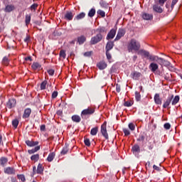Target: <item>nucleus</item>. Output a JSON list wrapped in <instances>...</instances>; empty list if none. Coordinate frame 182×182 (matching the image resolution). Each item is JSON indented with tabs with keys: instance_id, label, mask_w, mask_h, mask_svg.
<instances>
[{
	"instance_id": "nucleus-1",
	"label": "nucleus",
	"mask_w": 182,
	"mask_h": 182,
	"mask_svg": "<svg viewBox=\"0 0 182 182\" xmlns=\"http://www.w3.org/2000/svg\"><path fill=\"white\" fill-rule=\"evenodd\" d=\"M128 52H137L140 49V43L135 39H132L127 46Z\"/></svg>"
},
{
	"instance_id": "nucleus-2",
	"label": "nucleus",
	"mask_w": 182,
	"mask_h": 182,
	"mask_svg": "<svg viewBox=\"0 0 182 182\" xmlns=\"http://www.w3.org/2000/svg\"><path fill=\"white\" fill-rule=\"evenodd\" d=\"M103 40V35L96 34L95 36L91 38L90 41V45H97L99 42H102Z\"/></svg>"
},
{
	"instance_id": "nucleus-3",
	"label": "nucleus",
	"mask_w": 182,
	"mask_h": 182,
	"mask_svg": "<svg viewBox=\"0 0 182 182\" xmlns=\"http://www.w3.org/2000/svg\"><path fill=\"white\" fill-rule=\"evenodd\" d=\"M107 122H104V123L101 126V133L102 136L106 139V140L109 139V134H107Z\"/></svg>"
},
{
	"instance_id": "nucleus-4",
	"label": "nucleus",
	"mask_w": 182,
	"mask_h": 182,
	"mask_svg": "<svg viewBox=\"0 0 182 182\" xmlns=\"http://www.w3.org/2000/svg\"><path fill=\"white\" fill-rule=\"evenodd\" d=\"M95 113V109L93 107H88L87 109H83L81 112V117L83 118V116H89Z\"/></svg>"
},
{
	"instance_id": "nucleus-5",
	"label": "nucleus",
	"mask_w": 182,
	"mask_h": 182,
	"mask_svg": "<svg viewBox=\"0 0 182 182\" xmlns=\"http://www.w3.org/2000/svg\"><path fill=\"white\" fill-rule=\"evenodd\" d=\"M74 16H75L74 11H67L64 16V19H65L66 21H72Z\"/></svg>"
},
{
	"instance_id": "nucleus-6",
	"label": "nucleus",
	"mask_w": 182,
	"mask_h": 182,
	"mask_svg": "<svg viewBox=\"0 0 182 182\" xmlns=\"http://www.w3.org/2000/svg\"><path fill=\"white\" fill-rule=\"evenodd\" d=\"M126 34V31L123 28H119L118 30V33L117 34L116 38H114V41H120L122 38H123V36Z\"/></svg>"
},
{
	"instance_id": "nucleus-7",
	"label": "nucleus",
	"mask_w": 182,
	"mask_h": 182,
	"mask_svg": "<svg viewBox=\"0 0 182 182\" xmlns=\"http://www.w3.org/2000/svg\"><path fill=\"white\" fill-rule=\"evenodd\" d=\"M16 106V100L15 99H10L6 102V107L8 109H13V107H15Z\"/></svg>"
},
{
	"instance_id": "nucleus-8",
	"label": "nucleus",
	"mask_w": 182,
	"mask_h": 182,
	"mask_svg": "<svg viewBox=\"0 0 182 182\" xmlns=\"http://www.w3.org/2000/svg\"><path fill=\"white\" fill-rule=\"evenodd\" d=\"M141 16L144 21H151L153 19V14L146 12L141 13Z\"/></svg>"
},
{
	"instance_id": "nucleus-9",
	"label": "nucleus",
	"mask_w": 182,
	"mask_h": 182,
	"mask_svg": "<svg viewBox=\"0 0 182 182\" xmlns=\"http://www.w3.org/2000/svg\"><path fill=\"white\" fill-rule=\"evenodd\" d=\"M173 97H174V95H173L171 96L167 97L166 100L165 101V102L163 105L164 109H167V107H168V106H170V104L171 103Z\"/></svg>"
},
{
	"instance_id": "nucleus-10",
	"label": "nucleus",
	"mask_w": 182,
	"mask_h": 182,
	"mask_svg": "<svg viewBox=\"0 0 182 182\" xmlns=\"http://www.w3.org/2000/svg\"><path fill=\"white\" fill-rule=\"evenodd\" d=\"M130 76L134 80H139V79H140V77L141 76V73L137 71H134L131 73Z\"/></svg>"
},
{
	"instance_id": "nucleus-11",
	"label": "nucleus",
	"mask_w": 182,
	"mask_h": 182,
	"mask_svg": "<svg viewBox=\"0 0 182 182\" xmlns=\"http://www.w3.org/2000/svg\"><path fill=\"white\" fill-rule=\"evenodd\" d=\"M107 31L106 30L105 27H99L95 30V33L97 35H106Z\"/></svg>"
},
{
	"instance_id": "nucleus-12",
	"label": "nucleus",
	"mask_w": 182,
	"mask_h": 182,
	"mask_svg": "<svg viewBox=\"0 0 182 182\" xmlns=\"http://www.w3.org/2000/svg\"><path fill=\"white\" fill-rule=\"evenodd\" d=\"M32 113V109L26 108L23 112V119H29Z\"/></svg>"
},
{
	"instance_id": "nucleus-13",
	"label": "nucleus",
	"mask_w": 182,
	"mask_h": 182,
	"mask_svg": "<svg viewBox=\"0 0 182 182\" xmlns=\"http://www.w3.org/2000/svg\"><path fill=\"white\" fill-rule=\"evenodd\" d=\"M97 68H98L100 70H103L107 68V64L105 61H100L97 64Z\"/></svg>"
},
{
	"instance_id": "nucleus-14",
	"label": "nucleus",
	"mask_w": 182,
	"mask_h": 182,
	"mask_svg": "<svg viewBox=\"0 0 182 182\" xmlns=\"http://www.w3.org/2000/svg\"><path fill=\"white\" fill-rule=\"evenodd\" d=\"M159 65H161V66H170V65H171V63H170V61L167 60H164V58H159Z\"/></svg>"
},
{
	"instance_id": "nucleus-15",
	"label": "nucleus",
	"mask_w": 182,
	"mask_h": 182,
	"mask_svg": "<svg viewBox=\"0 0 182 182\" xmlns=\"http://www.w3.org/2000/svg\"><path fill=\"white\" fill-rule=\"evenodd\" d=\"M114 46V43L113 41H108L105 47V50L107 52H110V50L113 49Z\"/></svg>"
},
{
	"instance_id": "nucleus-16",
	"label": "nucleus",
	"mask_w": 182,
	"mask_h": 182,
	"mask_svg": "<svg viewBox=\"0 0 182 182\" xmlns=\"http://www.w3.org/2000/svg\"><path fill=\"white\" fill-rule=\"evenodd\" d=\"M114 36H116V30L112 29L107 36V40L109 41L110 39H113Z\"/></svg>"
},
{
	"instance_id": "nucleus-17",
	"label": "nucleus",
	"mask_w": 182,
	"mask_h": 182,
	"mask_svg": "<svg viewBox=\"0 0 182 182\" xmlns=\"http://www.w3.org/2000/svg\"><path fill=\"white\" fill-rule=\"evenodd\" d=\"M138 55H141V56H144L147 59L150 57V53L146 50H140L138 52Z\"/></svg>"
},
{
	"instance_id": "nucleus-18",
	"label": "nucleus",
	"mask_w": 182,
	"mask_h": 182,
	"mask_svg": "<svg viewBox=\"0 0 182 182\" xmlns=\"http://www.w3.org/2000/svg\"><path fill=\"white\" fill-rule=\"evenodd\" d=\"M31 19H32V14H26V16H25L26 26H29V24L31 23Z\"/></svg>"
},
{
	"instance_id": "nucleus-19",
	"label": "nucleus",
	"mask_w": 182,
	"mask_h": 182,
	"mask_svg": "<svg viewBox=\"0 0 182 182\" xmlns=\"http://www.w3.org/2000/svg\"><path fill=\"white\" fill-rule=\"evenodd\" d=\"M4 173L5 174L9 175L15 174V168H14L13 167H7L4 168Z\"/></svg>"
},
{
	"instance_id": "nucleus-20",
	"label": "nucleus",
	"mask_w": 182,
	"mask_h": 182,
	"mask_svg": "<svg viewBox=\"0 0 182 182\" xmlns=\"http://www.w3.org/2000/svg\"><path fill=\"white\" fill-rule=\"evenodd\" d=\"M153 11L158 14H163V9H161V6H159V4H154L153 6Z\"/></svg>"
},
{
	"instance_id": "nucleus-21",
	"label": "nucleus",
	"mask_w": 182,
	"mask_h": 182,
	"mask_svg": "<svg viewBox=\"0 0 182 182\" xmlns=\"http://www.w3.org/2000/svg\"><path fill=\"white\" fill-rule=\"evenodd\" d=\"M160 58H161L157 55H150L148 59L149 60H151V62H157L159 63L160 62Z\"/></svg>"
},
{
	"instance_id": "nucleus-22",
	"label": "nucleus",
	"mask_w": 182,
	"mask_h": 182,
	"mask_svg": "<svg viewBox=\"0 0 182 182\" xmlns=\"http://www.w3.org/2000/svg\"><path fill=\"white\" fill-rule=\"evenodd\" d=\"M86 16V13L81 12L79 14H77L75 18L74 21H80V19H83Z\"/></svg>"
},
{
	"instance_id": "nucleus-23",
	"label": "nucleus",
	"mask_w": 182,
	"mask_h": 182,
	"mask_svg": "<svg viewBox=\"0 0 182 182\" xmlns=\"http://www.w3.org/2000/svg\"><path fill=\"white\" fill-rule=\"evenodd\" d=\"M149 69L150 70H151V72H156V70L159 69V65H157V63H151L149 65Z\"/></svg>"
},
{
	"instance_id": "nucleus-24",
	"label": "nucleus",
	"mask_w": 182,
	"mask_h": 182,
	"mask_svg": "<svg viewBox=\"0 0 182 182\" xmlns=\"http://www.w3.org/2000/svg\"><path fill=\"white\" fill-rule=\"evenodd\" d=\"M26 144H27L28 147H34V146H38V144H39V142L27 140L26 141Z\"/></svg>"
},
{
	"instance_id": "nucleus-25",
	"label": "nucleus",
	"mask_w": 182,
	"mask_h": 182,
	"mask_svg": "<svg viewBox=\"0 0 182 182\" xmlns=\"http://www.w3.org/2000/svg\"><path fill=\"white\" fill-rule=\"evenodd\" d=\"M31 68L33 70H41L42 65L39 63H33Z\"/></svg>"
},
{
	"instance_id": "nucleus-26",
	"label": "nucleus",
	"mask_w": 182,
	"mask_h": 182,
	"mask_svg": "<svg viewBox=\"0 0 182 182\" xmlns=\"http://www.w3.org/2000/svg\"><path fill=\"white\" fill-rule=\"evenodd\" d=\"M71 119L73 122H75V123H80V122L82 121V118H80V116L77 114L73 115Z\"/></svg>"
},
{
	"instance_id": "nucleus-27",
	"label": "nucleus",
	"mask_w": 182,
	"mask_h": 182,
	"mask_svg": "<svg viewBox=\"0 0 182 182\" xmlns=\"http://www.w3.org/2000/svg\"><path fill=\"white\" fill-rule=\"evenodd\" d=\"M85 41H86V36L82 35L77 37V43H79V45H83V43H85Z\"/></svg>"
},
{
	"instance_id": "nucleus-28",
	"label": "nucleus",
	"mask_w": 182,
	"mask_h": 182,
	"mask_svg": "<svg viewBox=\"0 0 182 182\" xmlns=\"http://www.w3.org/2000/svg\"><path fill=\"white\" fill-rule=\"evenodd\" d=\"M154 99L156 105H161V98H160V94H155Z\"/></svg>"
},
{
	"instance_id": "nucleus-29",
	"label": "nucleus",
	"mask_w": 182,
	"mask_h": 182,
	"mask_svg": "<svg viewBox=\"0 0 182 182\" xmlns=\"http://www.w3.org/2000/svg\"><path fill=\"white\" fill-rule=\"evenodd\" d=\"M55 156H56V154L55 152L50 153L48 154V156L47 157V161H48V163L53 161V159H55Z\"/></svg>"
},
{
	"instance_id": "nucleus-30",
	"label": "nucleus",
	"mask_w": 182,
	"mask_h": 182,
	"mask_svg": "<svg viewBox=\"0 0 182 182\" xmlns=\"http://www.w3.org/2000/svg\"><path fill=\"white\" fill-rule=\"evenodd\" d=\"M15 9V6L12 4H9L6 6V8L4 9L5 12H12Z\"/></svg>"
},
{
	"instance_id": "nucleus-31",
	"label": "nucleus",
	"mask_w": 182,
	"mask_h": 182,
	"mask_svg": "<svg viewBox=\"0 0 182 182\" xmlns=\"http://www.w3.org/2000/svg\"><path fill=\"white\" fill-rule=\"evenodd\" d=\"M178 102H180V96L176 95V96L172 99V102H171L172 106H176V105H177V103H178Z\"/></svg>"
},
{
	"instance_id": "nucleus-32",
	"label": "nucleus",
	"mask_w": 182,
	"mask_h": 182,
	"mask_svg": "<svg viewBox=\"0 0 182 182\" xmlns=\"http://www.w3.org/2000/svg\"><path fill=\"white\" fill-rule=\"evenodd\" d=\"M7 163H8V158L1 157L0 159V166H1L2 167H5Z\"/></svg>"
},
{
	"instance_id": "nucleus-33",
	"label": "nucleus",
	"mask_w": 182,
	"mask_h": 182,
	"mask_svg": "<svg viewBox=\"0 0 182 182\" xmlns=\"http://www.w3.org/2000/svg\"><path fill=\"white\" fill-rule=\"evenodd\" d=\"M69 151V145H65V146L63 148L60 154L62 156H65V154H68V152Z\"/></svg>"
},
{
	"instance_id": "nucleus-34",
	"label": "nucleus",
	"mask_w": 182,
	"mask_h": 182,
	"mask_svg": "<svg viewBox=\"0 0 182 182\" xmlns=\"http://www.w3.org/2000/svg\"><path fill=\"white\" fill-rule=\"evenodd\" d=\"M43 173V165L38 164L37 166V174H42Z\"/></svg>"
},
{
	"instance_id": "nucleus-35",
	"label": "nucleus",
	"mask_w": 182,
	"mask_h": 182,
	"mask_svg": "<svg viewBox=\"0 0 182 182\" xmlns=\"http://www.w3.org/2000/svg\"><path fill=\"white\" fill-rule=\"evenodd\" d=\"M132 150L133 153H140V146L137 144H135L132 146Z\"/></svg>"
},
{
	"instance_id": "nucleus-36",
	"label": "nucleus",
	"mask_w": 182,
	"mask_h": 182,
	"mask_svg": "<svg viewBox=\"0 0 182 182\" xmlns=\"http://www.w3.org/2000/svg\"><path fill=\"white\" fill-rule=\"evenodd\" d=\"M38 4H33L31 6H30L28 9H30L31 11V12H35L36 11V9H38Z\"/></svg>"
},
{
	"instance_id": "nucleus-37",
	"label": "nucleus",
	"mask_w": 182,
	"mask_h": 182,
	"mask_svg": "<svg viewBox=\"0 0 182 182\" xmlns=\"http://www.w3.org/2000/svg\"><path fill=\"white\" fill-rule=\"evenodd\" d=\"M31 160L32 161H34V163H36V161H39V154H33L31 156Z\"/></svg>"
},
{
	"instance_id": "nucleus-38",
	"label": "nucleus",
	"mask_w": 182,
	"mask_h": 182,
	"mask_svg": "<svg viewBox=\"0 0 182 182\" xmlns=\"http://www.w3.org/2000/svg\"><path fill=\"white\" fill-rule=\"evenodd\" d=\"M38 150H41L40 146H37L34 149H30L28 151L29 154H33V153H36V151H38Z\"/></svg>"
},
{
	"instance_id": "nucleus-39",
	"label": "nucleus",
	"mask_w": 182,
	"mask_h": 182,
	"mask_svg": "<svg viewBox=\"0 0 182 182\" xmlns=\"http://www.w3.org/2000/svg\"><path fill=\"white\" fill-rule=\"evenodd\" d=\"M97 132H99V127H95L92 128L90 131L91 136H96V134H97Z\"/></svg>"
},
{
	"instance_id": "nucleus-40",
	"label": "nucleus",
	"mask_w": 182,
	"mask_h": 182,
	"mask_svg": "<svg viewBox=\"0 0 182 182\" xmlns=\"http://www.w3.org/2000/svg\"><path fill=\"white\" fill-rule=\"evenodd\" d=\"M96 15V9H91L89 12H88V16L90 18H93V16Z\"/></svg>"
},
{
	"instance_id": "nucleus-41",
	"label": "nucleus",
	"mask_w": 182,
	"mask_h": 182,
	"mask_svg": "<svg viewBox=\"0 0 182 182\" xmlns=\"http://www.w3.org/2000/svg\"><path fill=\"white\" fill-rule=\"evenodd\" d=\"M11 123L13 127H14V129H16L18 127V124H19V120H18V119H13Z\"/></svg>"
},
{
	"instance_id": "nucleus-42",
	"label": "nucleus",
	"mask_w": 182,
	"mask_h": 182,
	"mask_svg": "<svg viewBox=\"0 0 182 182\" xmlns=\"http://www.w3.org/2000/svg\"><path fill=\"white\" fill-rule=\"evenodd\" d=\"M31 4H32V0H25L24 11H26V9H28V8H29V5H31Z\"/></svg>"
},
{
	"instance_id": "nucleus-43",
	"label": "nucleus",
	"mask_w": 182,
	"mask_h": 182,
	"mask_svg": "<svg viewBox=\"0 0 182 182\" xmlns=\"http://www.w3.org/2000/svg\"><path fill=\"white\" fill-rule=\"evenodd\" d=\"M135 98L136 102H140V100H141V95H140V92L137 91L135 92Z\"/></svg>"
},
{
	"instance_id": "nucleus-44",
	"label": "nucleus",
	"mask_w": 182,
	"mask_h": 182,
	"mask_svg": "<svg viewBox=\"0 0 182 182\" xmlns=\"http://www.w3.org/2000/svg\"><path fill=\"white\" fill-rule=\"evenodd\" d=\"M46 85H48V81L46 80H44L43 82H41V90H45V89H46Z\"/></svg>"
},
{
	"instance_id": "nucleus-45",
	"label": "nucleus",
	"mask_w": 182,
	"mask_h": 182,
	"mask_svg": "<svg viewBox=\"0 0 182 182\" xmlns=\"http://www.w3.org/2000/svg\"><path fill=\"white\" fill-rule=\"evenodd\" d=\"M144 139H146L144 134H140L139 137L136 139V141H144Z\"/></svg>"
},
{
	"instance_id": "nucleus-46",
	"label": "nucleus",
	"mask_w": 182,
	"mask_h": 182,
	"mask_svg": "<svg viewBox=\"0 0 182 182\" xmlns=\"http://www.w3.org/2000/svg\"><path fill=\"white\" fill-rule=\"evenodd\" d=\"M59 55L60 58H63V59H66V53L65 52V50H61Z\"/></svg>"
},
{
	"instance_id": "nucleus-47",
	"label": "nucleus",
	"mask_w": 182,
	"mask_h": 182,
	"mask_svg": "<svg viewBox=\"0 0 182 182\" xmlns=\"http://www.w3.org/2000/svg\"><path fill=\"white\" fill-rule=\"evenodd\" d=\"M128 127L132 132H134V130H136V126L132 122L128 124Z\"/></svg>"
},
{
	"instance_id": "nucleus-48",
	"label": "nucleus",
	"mask_w": 182,
	"mask_h": 182,
	"mask_svg": "<svg viewBox=\"0 0 182 182\" xmlns=\"http://www.w3.org/2000/svg\"><path fill=\"white\" fill-rule=\"evenodd\" d=\"M165 80H170L171 79V74L167 73L164 75Z\"/></svg>"
},
{
	"instance_id": "nucleus-49",
	"label": "nucleus",
	"mask_w": 182,
	"mask_h": 182,
	"mask_svg": "<svg viewBox=\"0 0 182 182\" xmlns=\"http://www.w3.org/2000/svg\"><path fill=\"white\" fill-rule=\"evenodd\" d=\"M2 63L3 65H6V66L8 65H9V60L6 57H4L2 60Z\"/></svg>"
},
{
	"instance_id": "nucleus-50",
	"label": "nucleus",
	"mask_w": 182,
	"mask_h": 182,
	"mask_svg": "<svg viewBox=\"0 0 182 182\" xmlns=\"http://www.w3.org/2000/svg\"><path fill=\"white\" fill-rule=\"evenodd\" d=\"M164 127L166 130H170V129H171V124H170L168 122H166L164 124Z\"/></svg>"
},
{
	"instance_id": "nucleus-51",
	"label": "nucleus",
	"mask_w": 182,
	"mask_h": 182,
	"mask_svg": "<svg viewBox=\"0 0 182 182\" xmlns=\"http://www.w3.org/2000/svg\"><path fill=\"white\" fill-rule=\"evenodd\" d=\"M84 143H85V146H87V147H90V139H89L87 138H85Z\"/></svg>"
},
{
	"instance_id": "nucleus-52",
	"label": "nucleus",
	"mask_w": 182,
	"mask_h": 182,
	"mask_svg": "<svg viewBox=\"0 0 182 182\" xmlns=\"http://www.w3.org/2000/svg\"><path fill=\"white\" fill-rule=\"evenodd\" d=\"M124 106L125 107H131V106H133V103H132L130 101H127L124 103Z\"/></svg>"
},
{
	"instance_id": "nucleus-53",
	"label": "nucleus",
	"mask_w": 182,
	"mask_h": 182,
	"mask_svg": "<svg viewBox=\"0 0 182 182\" xmlns=\"http://www.w3.org/2000/svg\"><path fill=\"white\" fill-rule=\"evenodd\" d=\"M97 14L98 15H100V16H102V18H105V16H106V13L104 11L98 10Z\"/></svg>"
},
{
	"instance_id": "nucleus-54",
	"label": "nucleus",
	"mask_w": 182,
	"mask_h": 182,
	"mask_svg": "<svg viewBox=\"0 0 182 182\" xmlns=\"http://www.w3.org/2000/svg\"><path fill=\"white\" fill-rule=\"evenodd\" d=\"M24 61L25 62H28V63H31L32 62V56L28 55V57L24 58Z\"/></svg>"
},
{
	"instance_id": "nucleus-55",
	"label": "nucleus",
	"mask_w": 182,
	"mask_h": 182,
	"mask_svg": "<svg viewBox=\"0 0 182 182\" xmlns=\"http://www.w3.org/2000/svg\"><path fill=\"white\" fill-rule=\"evenodd\" d=\"M124 136H130V131L126 128L123 129Z\"/></svg>"
},
{
	"instance_id": "nucleus-56",
	"label": "nucleus",
	"mask_w": 182,
	"mask_h": 182,
	"mask_svg": "<svg viewBox=\"0 0 182 182\" xmlns=\"http://www.w3.org/2000/svg\"><path fill=\"white\" fill-rule=\"evenodd\" d=\"M159 2V5H160V6H164V4H166V2H167V0H158Z\"/></svg>"
},
{
	"instance_id": "nucleus-57",
	"label": "nucleus",
	"mask_w": 182,
	"mask_h": 182,
	"mask_svg": "<svg viewBox=\"0 0 182 182\" xmlns=\"http://www.w3.org/2000/svg\"><path fill=\"white\" fill-rule=\"evenodd\" d=\"M106 56L107 59L110 60L112 59V54L110 53V51H106Z\"/></svg>"
},
{
	"instance_id": "nucleus-58",
	"label": "nucleus",
	"mask_w": 182,
	"mask_h": 182,
	"mask_svg": "<svg viewBox=\"0 0 182 182\" xmlns=\"http://www.w3.org/2000/svg\"><path fill=\"white\" fill-rule=\"evenodd\" d=\"M24 42L29 43L31 42V36L29 35H27L26 38L24 39Z\"/></svg>"
},
{
	"instance_id": "nucleus-59",
	"label": "nucleus",
	"mask_w": 182,
	"mask_h": 182,
	"mask_svg": "<svg viewBox=\"0 0 182 182\" xmlns=\"http://www.w3.org/2000/svg\"><path fill=\"white\" fill-rule=\"evenodd\" d=\"M178 2V0H172V3L171 5V9H173L176 5V4H177Z\"/></svg>"
},
{
	"instance_id": "nucleus-60",
	"label": "nucleus",
	"mask_w": 182,
	"mask_h": 182,
	"mask_svg": "<svg viewBox=\"0 0 182 182\" xmlns=\"http://www.w3.org/2000/svg\"><path fill=\"white\" fill-rule=\"evenodd\" d=\"M100 6H102V8H106V6H107V4H106V2H105L104 1H101L100 2Z\"/></svg>"
},
{
	"instance_id": "nucleus-61",
	"label": "nucleus",
	"mask_w": 182,
	"mask_h": 182,
	"mask_svg": "<svg viewBox=\"0 0 182 182\" xmlns=\"http://www.w3.org/2000/svg\"><path fill=\"white\" fill-rule=\"evenodd\" d=\"M47 72L50 76H53V75H55V70L53 69L48 70Z\"/></svg>"
},
{
	"instance_id": "nucleus-62",
	"label": "nucleus",
	"mask_w": 182,
	"mask_h": 182,
	"mask_svg": "<svg viewBox=\"0 0 182 182\" xmlns=\"http://www.w3.org/2000/svg\"><path fill=\"white\" fill-rule=\"evenodd\" d=\"M122 90L120 85L117 84L116 85V92H117V93H120V91Z\"/></svg>"
},
{
	"instance_id": "nucleus-63",
	"label": "nucleus",
	"mask_w": 182,
	"mask_h": 182,
	"mask_svg": "<svg viewBox=\"0 0 182 182\" xmlns=\"http://www.w3.org/2000/svg\"><path fill=\"white\" fill-rule=\"evenodd\" d=\"M58 97V91H54L52 93V98L53 99H56Z\"/></svg>"
},
{
	"instance_id": "nucleus-64",
	"label": "nucleus",
	"mask_w": 182,
	"mask_h": 182,
	"mask_svg": "<svg viewBox=\"0 0 182 182\" xmlns=\"http://www.w3.org/2000/svg\"><path fill=\"white\" fill-rule=\"evenodd\" d=\"M84 56H86L87 58L92 56V51H87L84 53Z\"/></svg>"
}]
</instances>
